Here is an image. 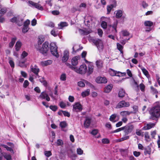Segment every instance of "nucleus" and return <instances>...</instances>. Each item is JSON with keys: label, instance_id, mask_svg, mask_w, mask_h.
Segmentation results:
<instances>
[{"label": "nucleus", "instance_id": "nucleus-55", "mask_svg": "<svg viewBox=\"0 0 160 160\" xmlns=\"http://www.w3.org/2000/svg\"><path fill=\"white\" fill-rule=\"evenodd\" d=\"M59 105L60 107L62 108H64L66 106V103L65 102H60Z\"/></svg>", "mask_w": 160, "mask_h": 160}, {"label": "nucleus", "instance_id": "nucleus-12", "mask_svg": "<svg viewBox=\"0 0 160 160\" xmlns=\"http://www.w3.org/2000/svg\"><path fill=\"white\" fill-rule=\"evenodd\" d=\"M98 49L99 50H102L103 48V42L100 39H98L94 41Z\"/></svg>", "mask_w": 160, "mask_h": 160}, {"label": "nucleus", "instance_id": "nucleus-56", "mask_svg": "<svg viewBox=\"0 0 160 160\" xmlns=\"http://www.w3.org/2000/svg\"><path fill=\"white\" fill-rule=\"evenodd\" d=\"M140 88V90L142 92L144 91L145 86L142 83H141L139 85Z\"/></svg>", "mask_w": 160, "mask_h": 160}, {"label": "nucleus", "instance_id": "nucleus-29", "mask_svg": "<svg viewBox=\"0 0 160 160\" xmlns=\"http://www.w3.org/2000/svg\"><path fill=\"white\" fill-rule=\"evenodd\" d=\"M68 25V24L66 22H62L58 25V28L59 29H62L64 27L67 26Z\"/></svg>", "mask_w": 160, "mask_h": 160}, {"label": "nucleus", "instance_id": "nucleus-48", "mask_svg": "<svg viewBox=\"0 0 160 160\" xmlns=\"http://www.w3.org/2000/svg\"><path fill=\"white\" fill-rule=\"evenodd\" d=\"M44 155L47 157H49L52 155V153L50 151H45L44 152Z\"/></svg>", "mask_w": 160, "mask_h": 160}, {"label": "nucleus", "instance_id": "nucleus-58", "mask_svg": "<svg viewBox=\"0 0 160 160\" xmlns=\"http://www.w3.org/2000/svg\"><path fill=\"white\" fill-rule=\"evenodd\" d=\"M122 130H123V127H121L120 128H118L116 129L115 130L113 131H112L111 132V133H115V132H119Z\"/></svg>", "mask_w": 160, "mask_h": 160}, {"label": "nucleus", "instance_id": "nucleus-25", "mask_svg": "<svg viewBox=\"0 0 160 160\" xmlns=\"http://www.w3.org/2000/svg\"><path fill=\"white\" fill-rule=\"evenodd\" d=\"M151 152V149L150 147L148 146L145 149L144 152L145 155L148 154L150 156Z\"/></svg>", "mask_w": 160, "mask_h": 160}, {"label": "nucleus", "instance_id": "nucleus-20", "mask_svg": "<svg viewBox=\"0 0 160 160\" xmlns=\"http://www.w3.org/2000/svg\"><path fill=\"white\" fill-rule=\"evenodd\" d=\"M52 62V61L50 60H48L44 61H42L40 64L42 66H47L51 64Z\"/></svg>", "mask_w": 160, "mask_h": 160}, {"label": "nucleus", "instance_id": "nucleus-27", "mask_svg": "<svg viewBox=\"0 0 160 160\" xmlns=\"http://www.w3.org/2000/svg\"><path fill=\"white\" fill-rule=\"evenodd\" d=\"M21 45L22 43L18 41L17 42L15 45L16 51H18L20 50L21 46Z\"/></svg>", "mask_w": 160, "mask_h": 160}, {"label": "nucleus", "instance_id": "nucleus-42", "mask_svg": "<svg viewBox=\"0 0 160 160\" xmlns=\"http://www.w3.org/2000/svg\"><path fill=\"white\" fill-rule=\"evenodd\" d=\"M20 17L19 16L16 17H14L10 20V21L13 22H17V20L18 21L20 19Z\"/></svg>", "mask_w": 160, "mask_h": 160}, {"label": "nucleus", "instance_id": "nucleus-31", "mask_svg": "<svg viewBox=\"0 0 160 160\" xmlns=\"http://www.w3.org/2000/svg\"><path fill=\"white\" fill-rule=\"evenodd\" d=\"M132 85L135 90H138L139 86L138 83L135 81H133L132 83Z\"/></svg>", "mask_w": 160, "mask_h": 160}, {"label": "nucleus", "instance_id": "nucleus-64", "mask_svg": "<svg viewBox=\"0 0 160 160\" xmlns=\"http://www.w3.org/2000/svg\"><path fill=\"white\" fill-rule=\"evenodd\" d=\"M66 75L65 74H62L60 77L61 80H66Z\"/></svg>", "mask_w": 160, "mask_h": 160}, {"label": "nucleus", "instance_id": "nucleus-32", "mask_svg": "<svg viewBox=\"0 0 160 160\" xmlns=\"http://www.w3.org/2000/svg\"><path fill=\"white\" fill-rule=\"evenodd\" d=\"M0 146L5 148L7 151H10L12 152H13V149L9 147L6 145L1 144L0 145Z\"/></svg>", "mask_w": 160, "mask_h": 160}, {"label": "nucleus", "instance_id": "nucleus-37", "mask_svg": "<svg viewBox=\"0 0 160 160\" xmlns=\"http://www.w3.org/2000/svg\"><path fill=\"white\" fill-rule=\"evenodd\" d=\"M144 25L146 26L151 27L153 25V22L150 21H146L144 22Z\"/></svg>", "mask_w": 160, "mask_h": 160}, {"label": "nucleus", "instance_id": "nucleus-41", "mask_svg": "<svg viewBox=\"0 0 160 160\" xmlns=\"http://www.w3.org/2000/svg\"><path fill=\"white\" fill-rule=\"evenodd\" d=\"M96 65L98 68H100L102 66V63L101 61H97L96 62Z\"/></svg>", "mask_w": 160, "mask_h": 160}, {"label": "nucleus", "instance_id": "nucleus-61", "mask_svg": "<svg viewBox=\"0 0 160 160\" xmlns=\"http://www.w3.org/2000/svg\"><path fill=\"white\" fill-rule=\"evenodd\" d=\"M57 145L60 146L63 144V143L62 140L61 139H58L57 142Z\"/></svg>", "mask_w": 160, "mask_h": 160}, {"label": "nucleus", "instance_id": "nucleus-50", "mask_svg": "<svg viewBox=\"0 0 160 160\" xmlns=\"http://www.w3.org/2000/svg\"><path fill=\"white\" fill-rule=\"evenodd\" d=\"M106 78L103 76H100L98 77L96 80H106Z\"/></svg>", "mask_w": 160, "mask_h": 160}, {"label": "nucleus", "instance_id": "nucleus-54", "mask_svg": "<svg viewBox=\"0 0 160 160\" xmlns=\"http://www.w3.org/2000/svg\"><path fill=\"white\" fill-rule=\"evenodd\" d=\"M28 55V53L27 52H26L25 51H24L22 52V54L21 55V58H24L25 57L27 56Z\"/></svg>", "mask_w": 160, "mask_h": 160}, {"label": "nucleus", "instance_id": "nucleus-4", "mask_svg": "<svg viewBox=\"0 0 160 160\" xmlns=\"http://www.w3.org/2000/svg\"><path fill=\"white\" fill-rule=\"evenodd\" d=\"M74 70L78 73L84 74L87 71V67L86 65L84 64L80 65L79 68H74Z\"/></svg>", "mask_w": 160, "mask_h": 160}, {"label": "nucleus", "instance_id": "nucleus-23", "mask_svg": "<svg viewBox=\"0 0 160 160\" xmlns=\"http://www.w3.org/2000/svg\"><path fill=\"white\" fill-rule=\"evenodd\" d=\"M132 112H129L128 111H124L120 112V115L124 117L129 115L131 113H132Z\"/></svg>", "mask_w": 160, "mask_h": 160}, {"label": "nucleus", "instance_id": "nucleus-3", "mask_svg": "<svg viewBox=\"0 0 160 160\" xmlns=\"http://www.w3.org/2000/svg\"><path fill=\"white\" fill-rule=\"evenodd\" d=\"M50 52L53 56L58 58L59 57V55L58 52V47L55 42H51L50 44Z\"/></svg>", "mask_w": 160, "mask_h": 160}, {"label": "nucleus", "instance_id": "nucleus-16", "mask_svg": "<svg viewBox=\"0 0 160 160\" xmlns=\"http://www.w3.org/2000/svg\"><path fill=\"white\" fill-rule=\"evenodd\" d=\"M91 122V119L88 117H87L84 122V126L86 128H88Z\"/></svg>", "mask_w": 160, "mask_h": 160}, {"label": "nucleus", "instance_id": "nucleus-26", "mask_svg": "<svg viewBox=\"0 0 160 160\" xmlns=\"http://www.w3.org/2000/svg\"><path fill=\"white\" fill-rule=\"evenodd\" d=\"M60 126L62 128V130L64 131H66V130H64L63 129L67 126V124L66 122L62 121L60 122Z\"/></svg>", "mask_w": 160, "mask_h": 160}, {"label": "nucleus", "instance_id": "nucleus-62", "mask_svg": "<svg viewBox=\"0 0 160 160\" xmlns=\"http://www.w3.org/2000/svg\"><path fill=\"white\" fill-rule=\"evenodd\" d=\"M44 41V40L43 38H39L38 41V44L39 45H41Z\"/></svg>", "mask_w": 160, "mask_h": 160}, {"label": "nucleus", "instance_id": "nucleus-10", "mask_svg": "<svg viewBox=\"0 0 160 160\" xmlns=\"http://www.w3.org/2000/svg\"><path fill=\"white\" fill-rule=\"evenodd\" d=\"M73 107L72 110L73 111L79 112L81 111L82 109V106L78 102L74 103Z\"/></svg>", "mask_w": 160, "mask_h": 160}, {"label": "nucleus", "instance_id": "nucleus-38", "mask_svg": "<svg viewBox=\"0 0 160 160\" xmlns=\"http://www.w3.org/2000/svg\"><path fill=\"white\" fill-rule=\"evenodd\" d=\"M133 111H132V113H136L138 112V107L137 106H133L132 107Z\"/></svg>", "mask_w": 160, "mask_h": 160}, {"label": "nucleus", "instance_id": "nucleus-2", "mask_svg": "<svg viewBox=\"0 0 160 160\" xmlns=\"http://www.w3.org/2000/svg\"><path fill=\"white\" fill-rule=\"evenodd\" d=\"M31 71L34 73L35 75H33L32 77H30L29 80H33L35 79H36L37 80H41L42 78L38 75V73L39 71V70L36 65L34 67L31 68Z\"/></svg>", "mask_w": 160, "mask_h": 160}, {"label": "nucleus", "instance_id": "nucleus-15", "mask_svg": "<svg viewBox=\"0 0 160 160\" xmlns=\"http://www.w3.org/2000/svg\"><path fill=\"white\" fill-rule=\"evenodd\" d=\"M80 56H76L72 58L71 60L72 64L73 66L77 65L80 60Z\"/></svg>", "mask_w": 160, "mask_h": 160}, {"label": "nucleus", "instance_id": "nucleus-28", "mask_svg": "<svg viewBox=\"0 0 160 160\" xmlns=\"http://www.w3.org/2000/svg\"><path fill=\"white\" fill-rule=\"evenodd\" d=\"M3 156L6 160H11L12 159L11 156L9 154H8L7 153H4Z\"/></svg>", "mask_w": 160, "mask_h": 160}, {"label": "nucleus", "instance_id": "nucleus-33", "mask_svg": "<svg viewBox=\"0 0 160 160\" xmlns=\"http://www.w3.org/2000/svg\"><path fill=\"white\" fill-rule=\"evenodd\" d=\"M116 5H110L107 6V14H109L111 11L112 9L114 7H115Z\"/></svg>", "mask_w": 160, "mask_h": 160}, {"label": "nucleus", "instance_id": "nucleus-9", "mask_svg": "<svg viewBox=\"0 0 160 160\" xmlns=\"http://www.w3.org/2000/svg\"><path fill=\"white\" fill-rule=\"evenodd\" d=\"M38 3H36L32 1H29L28 2L29 6L31 7H32L36 8L40 10H42L43 9V7Z\"/></svg>", "mask_w": 160, "mask_h": 160}, {"label": "nucleus", "instance_id": "nucleus-8", "mask_svg": "<svg viewBox=\"0 0 160 160\" xmlns=\"http://www.w3.org/2000/svg\"><path fill=\"white\" fill-rule=\"evenodd\" d=\"M130 103L126 102L124 100H122L119 102L116 106V108H125L129 107Z\"/></svg>", "mask_w": 160, "mask_h": 160}, {"label": "nucleus", "instance_id": "nucleus-30", "mask_svg": "<svg viewBox=\"0 0 160 160\" xmlns=\"http://www.w3.org/2000/svg\"><path fill=\"white\" fill-rule=\"evenodd\" d=\"M116 17L117 18H120L122 15V10H119L116 11Z\"/></svg>", "mask_w": 160, "mask_h": 160}, {"label": "nucleus", "instance_id": "nucleus-5", "mask_svg": "<svg viewBox=\"0 0 160 160\" xmlns=\"http://www.w3.org/2000/svg\"><path fill=\"white\" fill-rule=\"evenodd\" d=\"M48 45L49 43L46 42L42 44V48H38V49L40 53L45 55L47 52L48 51Z\"/></svg>", "mask_w": 160, "mask_h": 160}, {"label": "nucleus", "instance_id": "nucleus-44", "mask_svg": "<svg viewBox=\"0 0 160 160\" xmlns=\"http://www.w3.org/2000/svg\"><path fill=\"white\" fill-rule=\"evenodd\" d=\"M121 34L124 36H127L129 35V33L127 31L123 30L121 32Z\"/></svg>", "mask_w": 160, "mask_h": 160}, {"label": "nucleus", "instance_id": "nucleus-51", "mask_svg": "<svg viewBox=\"0 0 160 160\" xmlns=\"http://www.w3.org/2000/svg\"><path fill=\"white\" fill-rule=\"evenodd\" d=\"M49 108H50V109H51L52 111H56L58 109L57 107L55 105H51L49 107Z\"/></svg>", "mask_w": 160, "mask_h": 160}, {"label": "nucleus", "instance_id": "nucleus-34", "mask_svg": "<svg viewBox=\"0 0 160 160\" xmlns=\"http://www.w3.org/2000/svg\"><path fill=\"white\" fill-rule=\"evenodd\" d=\"M16 37L13 38L12 39L11 41L9 44V47L10 48H12L13 47L16 42Z\"/></svg>", "mask_w": 160, "mask_h": 160}, {"label": "nucleus", "instance_id": "nucleus-19", "mask_svg": "<svg viewBox=\"0 0 160 160\" xmlns=\"http://www.w3.org/2000/svg\"><path fill=\"white\" fill-rule=\"evenodd\" d=\"M79 31L84 35H87L92 32V30L90 29H85L84 30L79 29Z\"/></svg>", "mask_w": 160, "mask_h": 160}, {"label": "nucleus", "instance_id": "nucleus-57", "mask_svg": "<svg viewBox=\"0 0 160 160\" xmlns=\"http://www.w3.org/2000/svg\"><path fill=\"white\" fill-rule=\"evenodd\" d=\"M102 142L103 143L108 144L109 142V140L107 138H103L102 139Z\"/></svg>", "mask_w": 160, "mask_h": 160}, {"label": "nucleus", "instance_id": "nucleus-40", "mask_svg": "<svg viewBox=\"0 0 160 160\" xmlns=\"http://www.w3.org/2000/svg\"><path fill=\"white\" fill-rule=\"evenodd\" d=\"M7 10L6 8H2L0 10V16L4 15L6 12Z\"/></svg>", "mask_w": 160, "mask_h": 160}, {"label": "nucleus", "instance_id": "nucleus-43", "mask_svg": "<svg viewBox=\"0 0 160 160\" xmlns=\"http://www.w3.org/2000/svg\"><path fill=\"white\" fill-rule=\"evenodd\" d=\"M116 115L115 114H112L110 117L109 120L110 121L114 122L115 121H114V120H115V118H116Z\"/></svg>", "mask_w": 160, "mask_h": 160}, {"label": "nucleus", "instance_id": "nucleus-22", "mask_svg": "<svg viewBox=\"0 0 160 160\" xmlns=\"http://www.w3.org/2000/svg\"><path fill=\"white\" fill-rule=\"evenodd\" d=\"M90 90L88 89L82 92L81 94L83 98H84L86 96H88L90 94Z\"/></svg>", "mask_w": 160, "mask_h": 160}, {"label": "nucleus", "instance_id": "nucleus-24", "mask_svg": "<svg viewBox=\"0 0 160 160\" xmlns=\"http://www.w3.org/2000/svg\"><path fill=\"white\" fill-rule=\"evenodd\" d=\"M125 92L124 90L122 88L120 89L118 93V97L120 98H122L125 96Z\"/></svg>", "mask_w": 160, "mask_h": 160}, {"label": "nucleus", "instance_id": "nucleus-14", "mask_svg": "<svg viewBox=\"0 0 160 160\" xmlns=\"http://www.w3.org/2000/svg\"><path fill=\"white\" fill-rule=\"evenodd\" d=\"M118 22H114L112 25L109 26V29H111L112 33L115 34L117 32V28Z\"/></svg>", "mask_w": 160, "mask_h": 160}, {"label": "nucleus", "instance_id": "nucleus-21", "mask_svg": "<svg viewBox=\"0 0 160 160\" xmlns=\"http://www.w3.org/2000/svg\"><path fill=\"white\" fill-rule=\"evenodd\" d=\"M113 86L112 84H110L106 87L104 89V92L106 93L109 92L112 90Z\"/></svg>", "mask_w": 160, "mask_h": 160}, {"label": "nucleus", "instance_id": "nucleus-45", "mask_svg": "<svg viewBox=\"0 0 160 160\" xmlns=\"http://www.w3.org/2000/svg\"><path fill=\"white\" fill-rule=\"evenodd\" d=\"M29 29V28L28 26H25L24 25L23 28L22 29V32L24 33H26L28 31Z\"/></svg>", "mask_w": 160, "mask_h": 160}, {"label": "nucleus", "instance_id": "nucleus-18", "mask_svg": "<svg viewBox=\"0 0 160 160\" xmlns=\"http://www.w3.org/2000/svg\"><path fill=\"white\" fill-rule=\"evenodd\" d=\"M69 53L67 51H65L64 52V55L62 59V61L63 62H66L68 59Z\"/></svg>", "mask_w": 160, "mask_h": 160}, {"label": "nucleus", "instance_id": "nucleus-59", "mask_svg": "<svg viewBox=\"0 0 160 160\" xmlns=\"http://www.w3.org/2000/svg\"><path fill=\"white\" fill-rule=\"evenodd\" d=\"M78 85L79 87H85V84L82 81H79L78 82Z\"/></svg>", "mask_w": 160, "mask_h": 160}, {"label": "nucleus", "instance_id": "nucleus-17", "mask_svg": "<svg viewBox=\"0 0 160 160\" xmlns=\"http://www.w3.org/2000/svg\"><path fill=\"white\" fill-rule=\"evenodd\" d=\"M88 69H87V74L90 75L93 72L94 70V66L92 64L90 63L89 64L88 66Z\"/></svg>", "mask_w": 160, "mask_h": 160}, {"label": "nucleus", "instance_id": "nucleus-6", "mask_svg": "<svg viewBox=\"0 0 160 160\" xmlns=\"http://www.w3.org/2000/svg\"><path fill=\"white\" fill-rule=\"evenodd\" d=\"M134 126L131 124H128L123 127V130L126 135H128L133 130Z\"/></svg>", "mask_w": 160, "mask_h": 160}, {"label": "nucleus", "instance_id": "nucleus-39", "mask_svg": "<svg viewBox=\"0 0 160 160\" xmlns=\"http://www.w3.org/2000/svg\"><path fill=\"white\" fill-rule=\"evenodd\" d=\"M102 27L104 29H106L107 27V23L105 21H102L101 23Z\"/></svg>", "mask_w": 160, "mask_h": 160}, {"label": "nucleus", "instance_id": "nucleus-60", "mask_svg": "<svg viewBox=\"0 0 160 160\" xmlns=\"http://www.w3.org/2000/svg\"><path fill=\"white\" fill-rule=\"evenodd\" d=\"M98 35L100 37H102L103 34V31L101 29L99 28L98 29Z\"/></svg>", "mask_w": 160, "mask_h": 160}, {"label": "nucleus", "instance_id": "nucleus-46", "mask_svg": "<svg viewBox=\"0 0 160 160\" xmlns=\"http://www.w3.org/2000/svg\"><path fill=\"white\" fill-rule=\"evenodd\" d=\"M142 70L144 74L147 77H148L149 74L148 71L144 68H142Z\"/></svg>", "mask_w": 160, "mask_h": 160}, {"label": "nucleus", "instance_id": "nucleus-35", "mask_svg": "<svg viewBox=\"0 0 160 160\" xmlns=\"http://www.w3.org/2000/svg\"><path fill=\"white\" fill-rule=\"evenodd\" d=\"M117 46L118 49L120 51L121 53L123 54V52L122 49L123 48V47L119 43H117Z\"/></svg>", "mask_w": 160, "mask_h": 160}, {"label": "nucleus", "instance_id": "nucleus-36", "mask_svg": "<svg viewBox=\"0 0 160 160\" xmlns=\"http://www.w3.org/2000/svg\"><path fill=\"white\" fill-rule=\"evenodd\" d=\"M145 140L147 142H149L150 138L148 132H145Z\"/></svg>", "mask_w": 160, "mask_h": 160}, {"label": "nucleus", "instance_id": "nucleus-1", "mask_svg": "<svg viewBox=\"0 0 160 160\" xmlns=\"http://www.w3.org/2000/svg\"><path fill=\"white\" fill-rule=\"evenodd\" d=\"M149 112L150 115V118L157 120L160 117V103L158 102L154 103Z\"/></svg>", "mask_w": 160, "mask_h": 160}, {"label": "nucleus", "instance_id": "nucleus-63", "mask_svg": "<svg viewBox=\"0 0 160 160\" xmlns=\"http://www.w3.org/2000/svg\"><path fill=\"white\" fill-rule=\"evenodd\" d=\"M9 63L10 64V66L12 68H13L14 67V63L13 61L12 60H10Z\"/></svg>", "mask_w": 160, "mask_h": 160}, {"label": "nucleus", "instance_id": "nucleus-52", "mask_svg": "<svg viewBox=\"0 0 160 160\" xmlns=\"http://www.w3.org/2000/svg\"><path fill=\"white\" fill-rule=\"evenodd\" d=\"M77 153L78 155H82L83 153V151L80 148H78L77 150Z\"/></svg>", "mask_w": 160, "mask_h": 160}, {"label": "nucleus", "instance_id": "nucleus-13", "mask_svg": "<svg viewBox=\"0 0 160 160\" xmlns=\"http://www.w3.org/2000/svg\"><path fill=\"white\" fill-rule=\"evenodd\" d=\"M156 124L155 123L149 122L144 125V126L142 128L143 130H148L154 127Z\"/></svg>", "mask_w": 160, "mask_h": 160}, {"label": "nucleus", "instance_id": "nucleus-7", "mask_svg": "<svg viewBox=\"0 0 160 160\" xmlns=\"http://www.w3.org/2000/svg\"><path fill=\"white\" fill-rule=\"evenodd\" d=\"M109 72L111 75L112 76H116L118 77H121L126 75V73L125 72H122L119 71L118 72L112 69H109Z\"/></svg>", "mask_w": 160, "mask_h": 160}, {"label": "nucleus", "instance_id": "nucleus-53", "mask_svg": "<svg viewBox=\"0 0 160 160\" xmlns=\"http://www.w3.org/2000/svg\"><path fill=\"white\" fill-rule=\"evenodd\" d=\"M105 127L109 130L111 129L112 128L111 125L109 122H107L106 124Z\"/></svg>", "mask_w": 160, "mask_h": 160}, {"label": "nucleus", "instance_id": "nucleus-11", "mask_svg": "<svg viewBox=\"0 0 160 160\" xmlns=\"http://www.w3.org/2000/svg\"><path fill=\"white\" fill-rule=\"evenodd\" d=\"M38 98L41 99H46L47 101H50V98L46 92H41Z\"/></svg>", "mask_w": 160, "mask_h": 160}, {"label": "nucleus", "instance_id": "nucleus-49", "mask_svg": "<svg viewBox=\"0 0 160 160\" xmlns=\"http://www.w3.org/2000/svg\"><path fill=\"white\" fill-rule=\"evenodd\" d=\"M51 34L54 37L57 36L58 34V32L55 31L54 29H53L51 31Z\"/></svg>", "mask_w": 160, "mask_h": 160}, {"label": "nucleus", "instance_id": "nucleus-47", "mask_svg": "<svg viewBox=\"0 0 160 160\" xmlns=\"http://www.w3.org/2000/svg\"><path fill=\"white\" fill-rule=\"evenodd\" d=\"M23 21V19L20 17V19L18 20H17V22L19 26H20L22 25Z\"/></svg>", "mask_w": 160, "mask_h": 160}]
</instances>
